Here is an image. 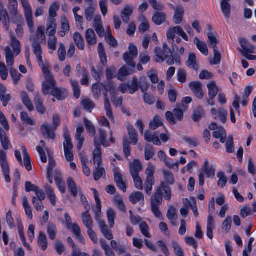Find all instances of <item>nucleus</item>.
Wrapping results in <instances>:
<instances>
[{"instance_id": "f257e3e1", "label": "nucleus", "mask_w": 256, "mask_h": 256, "mask_svg": "<svg viewBox=\"0 0 256 256\" xmlns=\"http://www.w3.org/2000/svg\"><path fill=\"white\" fill-rule=\"evenodd\" d=\"M162 192L160 188H157L155 193L150 198V206L152 213L154 216L162 220V215L160 210V206L162 202Z\"/></svg>"}, {"instance_id": "f03ea898", "label": "nucleus", "mask_w": 256, "mask_h": 256, "mask_svg": "<svg viewBox=\"0 0 256 256\" xmlns=\"http://www.w3.org/2000/svg\"><path fill=\"white\" fill-rule=\"evenodd\" d=\"M4 55L6 58V62L8 66H10V74L15 84H17L22 76L16 70H14L12 66L14 64V54L9 46H6L4 49Z\"/></svg>"}, {"instance_id": "7ed1b4c3", "label": "nucleus", "mask_w": 256, "mask_h": 256, "mask_svg": "<svg viewBox=\"0 0 256 256\" xmlns=\"http://www.w3.org/2000/svg\"><path fill=\"white\" fill-rule=\"evenodd\" d=\"M154 52L156 56L160 59L162 62L166 60V63L168 65L174 64V61L172 52L166 43L163 44L162 52L160 48L158 47L155 48Z\"/></svg>"}, {"instance_id": "20e7f679", "label": "nucleus", "mask_w": 256, "mask_h": 256, "mask_svg": "<svg viewBox=\"0 0 256 256\" xmlns=\"http://www.w3.org/2000/svg\"><path fill=\"white\" fill-rule=\"evenodd\" d=\"M64 138L63 143L64 155L67 161L72 162L74 160L73 144L72 142L70 136L67 126H65L64 128Z\"/></svg>"}, {"instance_id": "39448f33", "label": "nucleus", "mask_w": 256, "mask_h": 256, "mask_svg": "<svg viewBox=\"0 0 256 256\" xmlns=\"http://www.w3.org/2000/svg\"><path fill=\"white\" fill-rule=\"evenodd\" d=\"M60 118L58 116H53L54 126H50L48 124H43L41 127V131L43 136L46 138H51L54 140L56 134L54 131L56 130L60 124Z\"/></svg>"}, {"instance_id": "423d86ee", "label": "nucleus", "mask_w": 256, "mask_h": 256, "mask_svg": "<svg viewBox=\"0 0 256 256\" xmlns=\"http://www.w3.org/2000/svg\"><path fill=\"white\" fill-rule=\"evenodd\" d=\"M138 55V51L136 46L132 44H130L128 46V51L122 54V58L128 66L134 68L136 66L134 60L137 58Z\"/></svg>"}, {"instance_id": "0eeeda50", "label": "nucleus", "mask_w": 256, "mask_h": 256, "mask_svg": "<svg viewBox=\"0 0 256 256\" xmlns=\"http://www.w3.org/2000/svg\"><path fill=\"white\" fill-rule=\"evenodd\" d=\"M42 73L45 78V80L42 84V93L46 96L49 94L50 89L55 86L56 82L50 69L42 72Z\"/></svg>"}, {"instance_id": "6e6552de", "label": "nucleus", "mask_w": 256, "mask_h": 256, "mask_svg": "<svg viewBox=\"0 0 256 256\" xmlns=\"http://www.w3.org/2000/svg\"><path fill=\"white\" fill-rule=\"evenodd\" d=\"M176 34L181 36L185 40H188L186 34L184 31L182 27L176 26L170 28L167 32V38L168 41L170 42L172 44L174 48L176 46L174 43V38H176Z\"/></svg>"}, {"instance_id": "1a4fd4ad", "label": "nucleus", "mask_w": 256, "mask_h": 256, "mask_svg": "<svg viewBox=\"0 0 256 256\" xmlns=\"http://www.w3.org/2000/svg\"><path fill=\"white\" fill-rule=\"evenodd\" d=\"M0 165L7 182H10L11 181L10 176V168L7 160L6 153L2 150H0Z\"/></svg>"}, {"instance_id": "9d476101", "label": "nucleus", "mask_w": 256, "mask_h": 256, "mask_svg": "<svg viewBox=\"0 0 256 256\" xmlns=\"http://www.w3.org/2000/svg\"><path fill=\"white\" fill-rule=\"evenodd\" d=\"M174 116H175L177 120L182 121L184 117V112L180 108H175L173 110L172 112L168 111L166 113V119L171 124H176V120L174 119Z\"/></svg>"}, {"instance_id": "9b49d317", "label": "nucleus", "mask_w": 256, "mask_h": 256, "mask_svg": "<svg viewBox=\"0 0 256 256\" xmlns=\"http://www.w3.org/2000/svg\"><path fill=\"white\" fill-rule=\"evenodd\" d=\"M94 146L95 149L93 152V160L94 166H100L102 162V152L100 143L98 142L97 137L94 138Z\"/></svg>"}, {"instance_id": "f8f14e48", "label": "nucleus", "mask_w": 256, "mask_h": 256, "mask_svg": "<svg viewBox=\"0 0 256 256\" xmlns=\"http://www.w3.org/2000/svg\"><path fill=\"white\" fill-rule=\"evenodd\" d=\"M238 42L242 48V49L240 50V52L242 54L247 53H256V46L251 44L246 38H240L238 40Z\"/></svg>"}, {"instance_id": "ddd939ff", "label": "nucleus", "mask_w": 256, "mask_h": 256, "mask_svg": "<svg viewBox=\"0 0 256 256\" xmlns=\"http://www.w3.org/2000/svg\"><path fill=\"white\" fill-rule=\"evenodd\" d=\"M202 86V82L198 81L191 82L188 84L191 90L198 99H202L204 96Z\"/></svg>"}, {"instance_id": "4468645a", "label": "nucleus", "mask_w": 256, "mask_h": 256, "mask_svg": "<svg viewBox=\"0 0 256 256\" xmlns=\"http://www.w3.org/2000/svg\"><path fill=\"white\" fill-rule=\"evenodd\" d=\"M142 170V165L138 160H134L130 164V170L132 176H138L139 172Z\"/></svg>"}, {"instance_id": "2eb2a0df", "label": "nucleus", "mask_w": 256, "mask_h": 256, "mask_svg": "<svg viewBox=\"0 0 256 256\" xmlns=\"http://www.w3.org/2000/svg\"><path fill=\"white\" fill-rule=\"evenodd\" d=\"M186 66L192 68L196 72H198L200 69V66L197 62L196 55L194 52H190L188 54V60L186 62Z\"/></svg>"}, {"instance_id": "dca6fc26", "label": "nucleus", "mask_w": 256, "mask_h": 256, "mask_svg": "<svg viewBox=\"0 0 256 256\" xmlns=\"http://www.w3.org/2000/svg\"><path fill=\"white\" fill-rule=\"evenodd\" d=\"M52 94L58 100H63L68 96L67 90L62 88L54 87L52 88Z\"/></svg>"}, {"instance_id": "f3484780", "label": "nucleus", "mask_w": 256, "mask_h": 256, "mask_svg": "<svg viewBox=\"0 0 256 256\" xmlns=\"http://www.w3.org/2000/svg\"><path fill=\"white\" fill-rule=\"evenodd\" d=\"M10 44L13 48L14 58L18 55L21 52V47L20 42L16 38L12 32H10Z\"/></svg>"}, {"instance_id": "a211bd4d", "label": "nucleus", "mask_w": 256, "mask_h": 256, "mask_svg": "<svg viewBox=\"0 0 256 256\" xmlns=\"http://www.w3.org/2000/svg\"><path fill=\"white\" fill-rule=\"evenodd\" d=\"M133 12L134 8L132 6L130 5L124 6L121 12V17L124 22L128 23L130 20V16L132 14Z\"/></svg>"}, {"instance_id": "6ab92c4d", "label": "nucleus", "mask_w": 256, "mask_h": 256, "mask_svg": "<svg viewBox=\"0 0 256 256\" xmlns=\"http://www.w3.org/2000/svg\"><path fill=\"white\" fill-rule=\"evenodd\" d=\"M56 27L57 25L56 20L52 18H48L47 22L46 28L48 36H52L56 34Z\"/></svg>"}, {"instance_id": "aec40b11", "label": "nucleus", "mask_w": 256, "mask_h": 256, "mask_svg": "<svg viewBox=\"0 0 256 256\" xmlns=\"http://www.w3.org/2000/svg\"><path fill=\"white\" fill-rule=\"evenodd\" d=\"M130 200L133 204H136L138 202H140L141 204H144V194L140 192H132L129 196Z\"/></svg>"}, {"instance_id": "412c9836", "label": "nucleus", "mask_w": 256, "mask_h": 256, "mask_svg": "<svg viewBox=\"0 0 256 256\" xmlns=\"http://www.w3.org/2000/svg\"><path fill=\"white\" fill-rule=\"evenodd\" d=\"M184 13V10L182 6H178L175 11L173 17V21L176 24H180L183 20V16Z\"/></svg>"}, {"instance_id": "4be33fe9", "label": "nucleus", "mask_w": 256, "mask_h": 256, "mask_svg": "<svg viewBox=\"0 0 256 256\" xmlns=\"http://www.w3.org/2000/svg\"><path fill=\"white\" fill-rule=\"evenodd\" d=\"M82 218L84 224L88 229L93 228L94 222L90 213H88V212H82Z\"/></svg>"}, {"instance_id": "5701e85b", "label": "nucleus", "mask_w": 256, "mask_h": 256, "mask_svg": "<svg viewBox=\"0 0 256 256\" xmlns=\"http://www.w3.org/2000/svg\"><path fill=\"white\" fill-rule=\"evenodd\" d=\"M32 42V46L34 49V52L36 56L42 54V48L40 44L37 42L36 38L34 36H32L30 38Z\"/></svg>"}, {"instance_id": "b1692460", "label": "nucleus", "mask_w": 256, "mask_h": 256, "mask_svg": "<svg viewBox=\"0 0 256 256\" xmlns=\"http://www.w3.org/2000/svg\"><path fill=\"white\" fill-rule=\"evenodd\" d=\"M0 140L4 150H6L9 148L10 145V140L5 131L0 126Z\"/></svg>"}, {"instance_id": "393cba45", "label": "nucleus", "mask_w": 256, "mask_h": 256, "mask_svg": "<svg viewBox=\"0 0 256 256\" xmlns=\"http://www.w3.org/2000/svg\"><path fill=\"white\" fill-rule=\"evenodd\" d=\"M166 15L162 12H156L152 16V20L156 25H161L165 22Z\"/></svg>"}, {"instance_id": "a878e982", "label": "nucleus", "mask_w": 256, "mask_h": 256, "mask_svg": "<svg viewBox=\"0 0 256 256\" xmlns=\"http://www.w3.org/2000/svg\"><path fill=\"white\" fill-rule=\"evenodd\" d=\"M22 154L24 155V164L26 168L28 171H30L32 170V166L31 164V160L30 154L27 150L26 147L24 146H22Z\"/></svg>"}, {"instance_id": "bb28decb", "label": "nucleus", "mask_w": 256, "mask_h": 256, "mask_svg": "<svg viewBox=\"0 0 256 256\" xmlns=\"http://www.w3.org/2000/svg\"><path fill=\"white\" fill-rule=\"evenodd\" d=\"M38 245L43 250H46L48 248V241L46 235L42 232H40L38 238Z\"/></svg>"}, {"instance_id": "cd10ccee", "label": "nucleus", "mask_w": 256, "mask_h": 256, "mask_svg": "<svg viewBox=\"0 0 256 256\" xmlns=\"http://www.w3.org/2000/svg\"><path fill=\"white\" fill-rule=\"evenodd\" d=\"M128 131L129 138L131 140L130 142L134 145H136L138 140V135L136 131L132 126H128Z\"/></svg>"}, {"instance_id": "c85d7f7f", "label": "nucleus", "mask_w": 256, "mask_h": 256, "mask_svg": "<svg viewBox=\"0 0 256 256\" xmlns=\"http://www.w3.org/2000/svg\"><path fill=\"white\" fill-rule=\"evenodd\" d=\"M44 30V26H39L36 30V36H34L37 40V42L42 44H46V42Z\"/></svg>"}, {"instance_id": "c756f323", "label": "nucleus", "mask_w": 256, "mask_h": 256, "mask_svg": "<svg viewBox=\"0 0 256 256\" xmlns=\"http://www.w3.org/2000/svg\"><path fill=\"white\" fill-rule=\"evenodd\" d=\"M194 42L196 44L198 50L204 55L208 56V50L206 44L201 40H200L198 38H195L194 40Z\"/></svg>"}, {"instance_id": "7c9ffc66", "label": "nucleus", "mask_w": 256, "mask_h": 256, "mask_svg": "<svg viewBox=\"0 0 256 256\" xmlns=\"http://www.w3.org/2000/svg\"><path fill=\"white\" fill-rule=\"evenodd\" d=\"M207 87L208 90L209 98H214L218 92L216 82L214 81H212L207 84Z\"/></svg>"}, {"instance_id": "2f4dec72", "label": "nucleus", "mask_w": 256, "mask_h": 256, "mask_svg": "<svg viewBox=\"0 0 256 256\" xmlns=\"http://www.w3.org/2000/svg\"><path fill=\"white\" fill-rule=\"evenodd\" d=\"M86 38L87 42L90 45H94L96 43V34L92 28H88L86 31Z\"/></svg>"}, {"instance_id": "473e14b6", "label": "nucleus", "mask_w": 256, "mask_h": 256, "mask_svg": "<svg viewBox=\"0 0 256 256\" xmlns=\"http://www.w3.org/2000/svg\"><path fill=\"white\" fill-rule=\"evenodd\" d=\"M84 122L88 134L94 138L96 137V128L92 122L86 118L84 119Z\"/></svg>"}, {"instance_id": "72a5a7b5", "label": "nucleus", "mask_w": 256, "mask_h": 256, "mask_svg": "<svg viewBox=\"0 0 256 256\" xmlns=\"http://www.w3.org/2000/svg\"><path fill=\"white\" fill-rule=\"evenodd\" d=\"M202 171V172H204L206 174L208 178L214 177V170L212 168H208V160L204 161Z\"/></svg>"}, {"instance_id": "f704fd0d", "label": "nucleus", "mask_w": 256, "mask_h": 256, "mask_svg": "<svg viewBox=\"0 0 256 256\" xmlns=\"http://www.w3.org/2000/svg\"><path fill=\"white\" fill-rule=\"evenodd\" d=\"M220 6L224 16L226 18H230L231 12V6L230 4L228 2H225L221 1Z\"/></svg>"}, {"instance_id": "c9c22d12", "label": "nucleus", "mask_w": 256, "mask_h": 256, "mask_svg": "<svg viewBox=\"0 0 256 256\" xmlns=\"http://www.w3.org/2000/svg\"><path fill=\"white\" fill-rule=\"evenodd\" d=\"M67 183L68 190L70 191L71 194L74 196L76 197L78 192V189L76 184L71 178H68Z\"/></svg>"}, {"instance_id": "e433bc0d", "label": "nucleus", "mask_w": 256, "mask_h": 256, "mask_svg": "<svg viewBox=\"0 0 256 256\" xmlns=\"http://www.w3.org/2000/svg\"><path fill=\"white\" fill-rule=\"evenodd\" d=\"M99 138H98V142L100 143V146L102 145L104 147H108V143L106 140L107 138V132L103 129L100 128L98 130Z\"/></svg>"}, {"instance_id": "4c0bfd02", "label": "nucleus", "mask_w": 256, "mask_h": 256, "mask_svg": "<svg viewBox=\"0 0 256 256\" xmlns=\"http://www.w3.org/2000/svg\"><path fill=\"white\" fill-rule=\"evenodd\" d=\"M47 233L49 238L52 240H54L57 234L56 226L54 224L49 223L47 226Z\"/></svg>"}, {"instance_id": "58836bf2", "label": "nucleus", "mask_w": 256, "mask_h": 256, "mask_svg": "<svg viewBox=\"0 0 256 256\" xmlns=\"http://www.w3.org/2000/svg\"><path fill=\"white\" fill-rule=\"evenodd\" d=\"M208 42L212 48L214 50L218 48L217 44L218 42V40L217 38L216 34L212 32H209L208 34Z\"/></svg>"}, {"instance_id": "ea45409f", "label": "nucleus", "mask_w": 256, "mask_h": 256, "mask_svg": "<svg viewBox=\"0 0 256 256\" xmlns=\"http://www.w3.org/2000/svg\"><path fill=\"white\" fill-rule=\"evenodd\" d=\"M40 146H38L36 150L40 155V159L44 163H46L47 162V158L46 154L44 151V148H45V142L44 140L40 142Z\"/></svg>"}, {"instance_id": "a19ab883", "label": "nucleus", "mask_w": 256, "mask_h": 256, "mask_svg": "<svg viewBox=\"0 0 256 256\" xmlns=\"http://www.w3.org/2000/svg\"><path fill=\"white\" fill-rule=\"evenodd\" d=\"M74 39L78 48L80 50H84V44L82 35L78 32H76L74 35Z\"/></svg>"}, {"instance_id": "79ce46f5", "label": "nucleus", "mask_w": 256, "mask_h": 256, "mask_svg": "<svg viewBox=\"0 0 256 256\" xmlns=\"http://www.w3.org/2000/svg\"><path fill=\"white\" fill-rule=\"evenodd\" d=\"M44 188L48 197L51 202L53 206H55L56 204V195L52 188L48 184H46L44 186Z\"/></svg>"}, {"instance_id": "37998d69", "label": "nucleus", "mask_w": 256, "mask_h": 256, "mask_svg": "<svg viewBox=\"0 0 256 256\" xmlns=\"http://www.w3.org/2000/svg\"><path fill=\"white\" fill-rule=\"evenodd\" d=\"M21 96L23 103L28 110L30 112L33 110H34V108L28 94L26 92H22L21 94Z\"/></svg>"}, {"instance_id": "c03bdc74", "label": "nucleus", "mask_w": 256, "mask_h": 256, "mask_svg": "<svg viewBox=\"0 0 256 256\" xmlns=\"http://www.w3.org/2000/svg\"><path fill=\"white\" fill-rule=\"evenodd\" d=\"M122 141L123 150L125 156L126 157L130 156L131 154V148L130 145L131 144V142L128 140V138L126 136H124V138Z\"/></svg>"}, {"instance_id": "a18cd8bd", "label": "nucleus", "mask_w": 256, "mask_h": 256, "mask_svg": "<svg viewBox=\"0 0 256 256\" xmlns=\"http://www.w3.org/2000/svg\"><path fill=\"white\" fill-rule=\"evenodd\" d=\"M129 88V93L133 94L136 92L138 90L139 84L138 78H134L128 84Z\"/></svg>"}, {"instance_id": "49530a36", "label": "nucleus", "mask_w": 256, "mask_h": 256, "mask_svg": "<svg viewBox=\"0 0 256 256\" xmlns=\"http://www.w3.org/2000/svg\"><path fill=\"white\" fill-rule=\"evenodd\" d=\"M154 184V178H146L144 182L145 192L148 196L152 194L153 186Z\"/></svg>"}, {"instance_id": "de8ad7c7", "label": "nucleus", "mask_w": 256, "mask_h": 256, "mask_svg": "<svg viewBox=\"0 0 256 256\" xmlns=\"http://www.w3.org/2000/svg\"><path fill=\"white\" fill-rule=\"evenodd\" d=\"M162 125L163 123L162 120L158 116H156L150 122V128L152 130H155Z\"/></svg>"}, {"instance_id": "09e8293b", "label": "nucleus", "mask_w": 256, "mask_h": 256, "mask_svg": "<svg viewBox=\"0 0 256 256\" xmlns=\"http://www.w3.org/2000/svg\"><path fill=\"white\" fill-rule=\"evenodd\" d=\"M95 10L94 6H90L85 8L86 18L88 22H90L94 18Z\"/></svg>"}, {"instance_id": "8fccbe9b", "label": "nucleus", "mask_w": 256, "mask_h": 256, "mask_svg": "<svg viewBox=\"0 0 256 256\" xmlns=\"http://www.w3.org/2000/svg\"><path fill=\"white\" fill-rule=\"evenodd\" d=\"M34 102L36 110L41 114H44L46 111V109L43 104V101L38 96H36L34 98Z\"/></svg>"}, {"instance_id": "3c124183", "label": "nucleus", "mask_w": 256, "mask_h": 256, "mask_svg": "<svg viewBox=\"0 0 256 256\" xmlns=\"http://www.w3.org/2000/svg\"><path fill=\"white\" fill-rule=\"evenodd\" d=\"M106 214L110 226L111 228H113L114 224V219L116 216V211L112 208H110L107 210Z\"/></svg>"}, {"instance_id": "603ef678", "label": "nucleus", "mask_w": 256, "mask_h": 256, "mask_svg": "<svg viewBox=\"0 0 256 256\" xmlns=\"http://www.w3.org/2000/svg\"><path fill=\"white\" fill-rule=\"evenodd\" d=\"M20 118L22 121L26 124L34 126L36 124L34 120L32 118L29 117L26 112H21Z\"/></svg>"}, {"instance_id": "864d4df0", "label": "nucleus", "mask_w": 256, "mask_h": 256, "mask_svg": "<svg viewBox=\"0 0 256 256\" xmlns=\"http://www.w3.org/2000/svg\"><path fill=\"white\" fill-rule=\"evenodd\" d=\"M104 174H106L105 170L104 168L95 166L94 172V179L96 181L98 180Z\"/></svg>"}, {"instance_id": "5fc2aeb1", "label": "nucleus", "mask_w": 256, "mask_h": 256, "mask_svg": "<svg viewBox=\"0 0 256 256\" xmlns=\"http://www.w3.org/2000/svg\"><path fill=\"white\" fill-rule=\"evenodd\" d=\"M204 115V114L203 109L202 108L198 107L194 110L192 115V119L194 122H198Z\"/></svg>"}, {"instance_id": "6e6d98bb", "label": "nucleus", "mask_w": 256, "mask_h": 256, "mask_svg": "<svg viewBox=\"0 0 256 256\" xmlns=\"http://www.w3.org/2000/svg\"><path fill=\"white\" fill-rule=\"evenodd\" d=\"M70 82L73 89L74 96L76 98H78L80 94V88L78 82L72 80H71Z\"/></svg>"}, {"instance_id": "4d7b16f0", "label": "nucleus", "mask_w": 256, "mask_h": 256, "mask_svg": "<svg viewBox=\"0 0 256 256\" xmlns=\"http://www.w3.org/2000/svg\"><path fill=\"white\" fill-rule=\"evenodd\" d=\"M104 86L103 83H98L94 84L92 87V92L94 96L97 98L100 96L101 90Z\"/></svg>"}, {"instance_id": "13d9d810", "label": "nucleus", "mask_w": 256, "mask_h": 256, "mask_svg": "<svg viewBox=\"0 0 256 256\" xmlns=\"http://www.w3.org/2000/svg\"><path fill=\"white\" fill-rule=\"evenodd\" d=\"M140 229L142 234L146 237L150 238L152 236L149 232V226L145 222H142L140 224Z\"/></svg>"}, {"instance_id": "bf43d9fd", "label": "nucleus", "mask_w": 256, "mask_h": 256, "mask_svg": "<svg viewBox=\"0 0 256 256\" xmlns=\"http://www.w3.org/2000/svg\"><path fill=\"white\" fill-rule=\"evenodd\" d=\"M18 2L8 3V8L10 14L12 17H16L18 14Z\"/></svg>"}, {"instance_id": "052dcab7", "label": "nucleus", "mask_w": 256, "mask_h": 256, "mask_svg": "<svg viewBox=\"0 0 256 256\" xmlns=\"http://www.w3.org/2000/svg\"><path fill=\"white\" fill-rule=\"evenodd\" d=\"M158 188H160L162 192H164V198L168 200H170L172 197V192L169 186H166L164 182H162Z\"/></svg>"}, {"instance_id": "680f3d73", "label": "nucleus", "mask_w": 256, "mask_h": 256, "mask_svg": "<svg viewBox=\"0 0 256 256\" xmlns=\"http://www.w3.org/2000/svg\"><path fill=\"white\" fill-rule=\"evenodd\" d=\"M231 226L232 218L230 216H228L222 223V231L225 233L228 232L231 229Z\"/></svg>"}, {"instance_id": "e2e57ef3", "label": "nucleus", "mask_w": 256, "mask_h": 256, "mask_svg": "<svg viewBox=\"0 0 256 256\" xmlns=\"http://www.w3.org/2000/svg\"><path fill=\"white\" fill-rule=\"evenodd\" d=\"M60 5L56 2H53L50 6L49 9V18H54L57 16L56 12L59 10Z\"/></svg>"}, {"instance_id": "0e129e2a", "label": "nucleus", "mask_w": 256, "mask_h": 256, "mask_svg": "<svg viewBox=\"0 0 256 256\" xmlns=\"http://www.w3.org/2000/svg\"><path fill=\"white\" fill-rule=\"evenodd\" d=\"M217 176L219 179L218 182V186L221 188H224L227 182V177L226 176L225 174L222 172H219L218 173Z\"/></svg>"}, {"instance_id": "69168bd1", "label": "nucleus", "mask_w": 256, "mask_h": 256, "mask_svg": "<svg viewBox=\"0 0 256 256\" xmlns=\"http://www.w3.org/2000/svg\"><path fill=\"white\" fill-rule=\"evenodd\" d=\"M114 202L121 212H126V207L120 197L118 196H115L114 198Z\"/></svg>"}, {"instance_id": "338daca9", "label": "nucleus", "mask_w": 256, "mask_h": 256, "mask_svg": "<svg viewBox=\"0 0 256 256\" xmlns=\"http://www.w3.org/2000/svg\"><path fill=\"white\" fill-rule=\"evenodd\" d=\"M82 104L83 106L84 110L90 112L94 106V102L89 99H86L82 101Z\"/></svg>"}, {"instance_id": "774afa93", "label": "nucleus", "mask_w": 256, "mask_h": 256, "mask_svg": "<svg viewBox=\"0 0 256 256\" xmlns=\"http://www.w3.org/2000/svg\"><path fill=\"white\" fill-rule=\"evenodd\" d=\"M66 51L65 46L64 44L60 43V47L58 50V56L59 60L60 62H64L66 59Z\"/></svg>"}]
</instances>
